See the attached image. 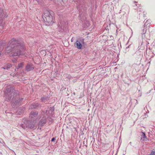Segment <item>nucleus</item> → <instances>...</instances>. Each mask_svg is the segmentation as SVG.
<instances>
[{"mask_svg":"<svg viewBox=\"0 0 155 155\" xmlns=\"http://www.w3.org/2000/svg\"><path fill=\"white\" fill-rule=\"evenodd\" d=\"M5 98L6 101H11L15 99V102H13L12 104V107H15V106H18L20 105L23 99L19 98L18 91L15 90L13 91V90L9 91V89H8L7 90L6 92L5 91Z\"/></svg>","mask_w":155,"mask_h":155,"instance_id":"nucleus-1","label":"nucleus"},{"mask_svg":"<svg viewBox=\"0 0 155 155\" xmlns=\"http://www.w3.org/2000/svg\"><path fill=\"white\" fill-rule=\"evenodd\" d=\"M53 12L51 10L45 11L43 19L46 25H50L53 22Z\"/></svg>","mask_w":155,"mask_h":155,"instance_id":"nucleus-2","label":"nucleus"},{"mask_svg":"<svg viewBox=\"0 0 155 155\" xmlns=\"http://www.w3.org/2000/svg\"><path fill=\"white\" fill-rule=\"evenodd\" d=\"M24 49V45L18 41V43L16 44L12 51V55L10 56H19L23 54V50Z\"/></svg>","mask_w":155,"mask_h":155,"instance_id":"nucleus-3","label":"nucleus"},{"mask_svg":"<svg viewBox=\"0 0 155 155\" xmlns=\"http://www.w3.org/2000/svg\"><path fill=\"white\" fill-rule=\"evenodd\" d=\"M23 124L21 125V127L24 129L26 128L31 129H35V123L34 121L24 119L23 120Z\"/></svg>","mask_w":155,"mask_h":155,"instance_id":"nucleus-4","label":"nucleus"},{"mask_svg":"<svg viewBox=\"0 0 155 155\" xmlns=\"http://www.w3.org/2000/svg\"><path fill=\"white\" fill-rule=\"evenodd\" d=\"M18 43V41L15 39H13L12 40L9 42L8 46L6 47V54L9 53L11 52H12V51L14 48V46L16 45V44Z\"/></svg>","mask_w":155,"mask_h":155,"instance_id":"nucleus-5","label":"nucleus"},{"mask_svg":"<svg viewBox=\"0 0 155 155\" xmlns=\"http://www.w3.org/2000/svg\"><path fill=\"white\" fill-rule=\"evenodd\" d=\"M38 112L36 111H32L30 114L29 117L31 119H35L38 118Z\"/></svg>","mask_w":155,"mask_h":155,"instance_id":"nucleus-6","label":"nucleus"},{"mask_svg":"<svg viewBox=\"0 0 155 155\" xmlns=\"http://www.w3.org/2000/svg\"><path fill=\"white\" fill-rule=\"evenodd\" d=\"M34 69L33 65L31 64H28L26 67V70L27 71L32 70Z\"/></svg>","mask_w":155,"mask_h":155,"instance_id":"nucleus-7","label":"nucleus"},{"mask_svg":"<svg viewBox=\"0 0 155 155\" xmlns=\"http://www.w3.org/2000/svg\"><path fill=\"white\" fill-rule=\"evenodd\" d=\"M75 45L77 48L81 49L82 48V45L81 43L78 41H77L75 44Z\"/></svg>","mask_w":155,"mask_h":155,"instance_id":"nucleus-8","label":"nucleus"},{"mask_svg":"<svg viewBox=\"0 0 155 155\" xmlns=\"http://www.w3.org/2000/svg\"><path fill=\"white\" fill-rule=\"evenodd\" d=\"M46 121V118L45 117H43L39 122V124L40 126H42L45 124Z\"/></svg>","mask_w":155,"mask_h":155,"instance_id":"nucleus-9","label":"nucleus"},{"mask_svg":"<svg viewBox=\"0 0 155 155\" xmlns=\"http://www.w3.org/2000/svg\"><path fill=\"white\" fill-rule=\"evenodd\" d=\"M12 67V65L11 64H7L6 66H5L4 67L2 68L8 70L11 67Z\"/></svg>","mask_w":155,"mask_h":155,"instance_id":"nucleus-10","label":"nucleus"},{"mask_svg":"<svg viewBox=\"0 0 155 155\" xmlns=\"http://www.w3.org/2000/svg\"><path fill=\"white\" fill-rule=\"evenodd\" d=\"M4 45L3 44L0 45V57L2 56V51L3 49Z\"/></svg>","mask_w":155,"mask_h":155,"instance_id":"nucleus-11","label":"nucleus"},{"mask_svg":"<svg viewBox=\"0 0 155 155\" xmlns=\"http://www.w3.org/2000/svg\"><path fill=\"white\" fill-rule=\"evenodd\" d=\"M48 98L46 96H44L42 97L41 98V100L44 102H46V101H47L48 100Z\"/></svg>","mask_w":155,"mask_h":155,"instance_id":"nucleus-12","label":"nucleus"},{"mask_svg":"<svg viewBox=\"0 0 155 155\" xmlns=\"http://www.w3.org/2000/svg\"><path fill=\"white\" fill-rule=\"evenodd\" d=\"M150 20H147L146 22L144 23L145 26H149L150 25Z\"/></svg>","mask_w":155,"mask_h":155,"instance_id":"nucleus-13","label":"nucleus"},{"mask_svg":"<svg viewBox=\"0 0 155 155\" xmlns=\"http://www.w3.org/2000/svg\"><path fill=\"white\" fill-rule=\"evenodd\" d=\"M24 65L23 64V63H21L20 64H19L18 67H17L16 68L18 69L19 68H21L23 67Z\"/></svg>","mask_w":155,"mask_h":155,"instance_id":"nucleus-14","label":"nucleus"},{"mask_svg":"<svg viewBox=\"0 0 155 155\" xmlns=\"http://www.w3.org/2000/svg\"><path fill=\"white\" fill-rule=\"evenodd\" d=\"M146 30L145 29H143L142 30V37H143V35H144L146 32Z\"/></svg>","mask_w":155,"mask_h":155,"instance_id":"nucleus-15","label":"nucleus"},{"mask_svg":"<svg viewBox=\"0 0 155 155\" xmlns=\"http://www.w3.org/2000/svg\"><path fill=\"white\" fill-rule=\"evenodd\" d=\"M38 105L37 104H34L32 105V107H31V108H37L38 107Z\"/></svg>","mask_w":155,"mask_h":155,"instance_id":"nucleus-16","label":"nucleus"},{"mask_svg":"<svg viewBox=\"0 0 155 155\" xmlns=\"http://www.w3.org/2000/svg\"><path fill=\"white\" fill-rule=\"evenodd\" d=\"M149 155H155V151H152Z\"/></svg>","mask_w":155,"mask_h":155,"instance_id":"nucleus-17","label":"nucleus"},{"mask_svg":"<svg viewBox=\"0 0 155 155\" xmlns=\"http://www.w3.org/2000/svg\"><path fill=\"white\" fill-rule=\"evenodd\" d=\"M61 25V22H60V23L58 24V27H60L61 28H62V29H63L64 27H63L62 25Z\"/></svg>","mask_w":155,"mask_h":155,"instance_id":"nucleus-18","label":"nucleus"},{"mask_svg":"<svg viewBox=\"0 0 155 155\" xmlns=\"http://www.w3.org/2000/svg\"><path fill=\"white\" fill-rule=\"evenodd\" d=\"M143 138H145L146 139H147V137L146 136L145 134L143 132Z\"/></svg>","mask_w":155,"mask_h":155,"instance_id":"nucleus-19","label":"nucleus"},{"mask_svg":"<svg viewBox=\"0 0 155 155\" xmlns=\"http://www.w3.org/2000/svg\"><path fill=\"white\" fill-rule=\"evenodd\" d=\"M20 109H19L18 110V114H21L23 112V111H22L21 112H20Z\"/></svg>","mask_w":155,"mask_h":155,"instance_id":"nucleus-20","label":"nucleus"},{"mask_svg":"<svg viewBox=\"0 0 155 155\" xmlns=\"http://www.w3.org/2000/svg\"><path fill=\"white\" fill-rule=\"evenodd\" d=\"M143 16L144 17V16L145 15L147 14L146 12H145L144 11H143Z\"/></svg>","mask_w":155,"mask_h":155,"instance_id":"nucleus-21","label":"nucleus"},{"mask_svg":"<svg viewBox=\"0 0 155 155\" xmlns=\"http://www.w3.org/2000/svg\"><path fill=\"white\" fill-rule=\"evenodd\" d=\"M12 61L13 62L15 63L16 61V59H12Z\"/></svg>","mask_w":155,"mask_h":155,"instance_id":"nucleus-22","label":"nucleus"},{"mask_svg":"<svg viewBox=\"0 0 155 155\" xmlns=\"http://www.w3.org/2000/svg\"><path fill=\"white\" fill-rule=\"evenodd\" d=\"M55 139L54 137L51 140V141H53L54 140H55Z\"/></svg>","mask_w":155,"mask_h":155,"instance_id":"nucleus-23","label":"nucleus"},{"mask_svg":"<svg viewBox=\"0 0 155 155\" xmlns=\"http://www.w3.org/2000/svg\"><path fill=\"white\" fill-rule=\"evenodd\" d=\"M2 12V11L1 10V8H0V14H1Z\"/></svg>","mask_w":155,"mask_h":155,"instance_id":"nucleus-24","label":"nucleus"},{"mask_svg":"<svg viewBox=\"0 0 155 155\" xmlns=\"http://www.w3.org/2000/svg\"><path fill=\"white\" fill-rule=\"evenodd\" d=\"M81 42H84V39L82 40H81Z\"/></svg>","mask_w":155,"mask_h":155,"instance_id":"nucleus-25","label":"nucleus"},{"mask_svg":"<svg viewBox=\"0 0 155 155\" xmlns=\"http://www.w3.org/2000/svg\"><path fill=\"white\" fill-rule=\"evenodd\" d=\"M129 144H130V145H131V142H130V143H129Z\"/></svg>","mask_w":155,"mask_h":155,"instance_id":"nucleus-26","label":"nucleus"},{"mask_svg":"<svg viewBox=\"0 0 155 155\" xmlns=\"http://www.w3.org/2000/svg\"><path fill=\"white\" fill-rule=\"evenodd\" d=\"M47 112H48L47 110H46V114H48Z\"/></svg>","mask_w":155,"mask_h":155,"instance_id":"nucleus-27","label":"nucleus"},{"mask_svg":"<svg viewBox=\"0 0 155 155\" xmlns=\"http://www.w3.org/2000/svg\"><path fill=\"white\" fill-rule=\"evenodd\" d=\"M154 90H155V87H154Z\"/></svg>","mask_w":155,"mask_h":155,"instance_id":"nucleus-28","label":"nucleus"},{"mask_svg":"<svg viewBox=\"0 0 155 155\" xmlns=\"http://www.w3.org/2000/svg\"><path fill=\"white\" fill-rule=\"evenodd\" d=\"M154 90H155V87H154Z\"/></svg>","mask_w":155,"mask_h":155,"instance_id":"nucleus-29","label":"nucleus"}]
</instances>
